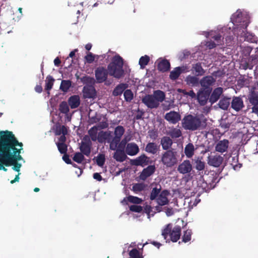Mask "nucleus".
<instances>
[{"mask_svg": "<svg viewBox=\"0 0 258 258\" xmlns=\"http://www.w3.org/2000/svg\"><path fill=\"white\" fill-rule=\"evenodd\" d=\"M195 148L192 143L187 144L184 148V153L186 156L188 158H191L195 154Z\"/></svg>", "mask_w": 258, "mask_h": 258, "instance_id": "35", "label": "nucleus"}, {"mask_svg": "<svg viewBox=\"0 0 258 258\" xmlns=\"http://www.w3.org/2000/svg\"><path fill=\"white\" fill-rule=\"evenodd\" d=\"M207 119H202V116L195 114H187L181 121L182 127L185 130L195 131L204 128L206 125Z\"/></svg>", "mask_w": 258, "mask_h": 258, "instance_id": "2", "label": "nucleus"}, {"mask_svg": "<svg viewBox=\"0 0 258 258\" xmlns=\"http://www.w3.org/2000/svg\"><path fill=\"white\" fill-rule=\"evenodd\" d=\"M105 161V159L104 155L100 154L97 156L96 159V163L99 166L102 167L104 164Z\"/></svg>", "mask_w": 258, "mask_h": 258, "instance_id": "59", "label": "nucleus"}, {"mask_svg": "<svg viewBox=\"0 0 258 258\" xmlns=\"http://www.w3.org/2000/svg\"><path fill=\"white\" fill-rule=\"evenodd\" d=\"M55 80L50 75H48L46 77L45 80V90L47 91L48 95H49V91L52 89Z\"/></svg>", "mask_w": 258, "mask_h": 258, "instance_id": "39", "label": "nucleus"}, {"mask_svg": "<svg viewBox=\"0 0 258 258\" xmlns=\"http://www.w3.org/2000/svg\"><path fill=\"white\" fill-rule=\"evenodd\" d=\"M10 165L13 166L12 169L17 172H19L20 170V168L22 166V164L17 162L11 161L9 160Z\"/></svg>", "mask_w": 258, "mask_h": 258, "instance_id": "58", "label": "nucleus"}, {"mask_svg": "<svg viewBox=\"0 0 258 258\" xmlns=\"http://www.w3.org/2000/svg\"><path fill=\"white\" fill-rule=\"evenodd\" d=\"M162 187L161 185L156 184V186L153 187L151 191L150 195V199L151 201L156 200V199L159 196L161 192Z\"/></svg>", "mask_w": 258, "mask_h": 258, "instance_id": "34", "label": "nucleus"}, {"mask_svg": "<svg viewBox=\"0 0 258 258\" xmlns=\"http://www.w3.org/2000/svg\"><path fill=\"white\" fill-rule=\"evenodd\" d=\"M68 101L71 109H75L80 104V97L77 95H74L70 97Z\"/></svg>", "mask_w": 258, "mask_h": 258, "instance_id": "29", "label": "nucleus"}, {"mask_svg": "<svg viewBox=\"0 0 258 258\" xmlns=\"http://www.w3.org/2000/svg\"><path fill=\"white\" fill-rule=\"evenodd\" d=\"M160 143L162 149L166 151L170 150V148H171L173 144V141L169 137L164 136L161 139Z\"/></svg>", "mask_w": 258, "mask_h": 258, "instance_id": "26", "label": "nucleus"}, {"mask_svg": "<svg viewBox=\"0 0 258 258\" xmlns=\"http://www.w3.org/2000/svg\"><path fill=\"white\" fill-rule=\"evenodd\" d=\"M230 98L223 97L220 100L218 105L223 110H227L230 104Z\"/></svg>", "mask_w": 258, "mask_h": 258, "instance_id": "38", "label": "nucleus"}, {"mask_svg": "<svg viewBox=\"0 0 258 258\" xmlns=\"http://www.w3.org/2000/svg\"><path fill=\"white\" fill-rule=\"evenodd\" d=\"M167 134L170 136L172 139H176L182 136V132L180 129L173 127L169 131Z\"/></svg>", "mask_w": 258, "mask_h": 258, "instance_id": "41", "label": "nucleus"}, {"mask_svg": "<svg viewBox=\"0 0 258 258\" xmlns=\"http://www.w3.org/2000/svg\"><path fill=\"white\" fill-rule=\"evenodd\" d=\"M248 80L246 79H239L237 81V85L241 88H242L244 86L248 87Z\"/></svg>", "mask_w": 258, "mask_h": 258, "instance_id": "62", "label": "nucleus"}, {"mask_svg": "<svg viewBox=\"0 0 258 258\" xmlns=\"http://www.w3.org/2000/svg\"><path fill=\"white\" fill-rule=\"evenodd\" d=\"M169 191L167 190H163L156 199V202L159 206H164L168 204L169 200L167 197Z\"/></svg>", "mask_w": 258, "mask_h": 258, "instance_id": "19", "label": "nucleus"}, {"mask_svg": "<svg viewBox=\"0 0 258 258\" xmlns=\"http://www.w3.org/2000/svg\"><path fill=\"white\" fill-rule=\"evenodd\" d=\"M155 171L154 165H149L144 168L141 173L139 177L142 180H145L148 177L152 175Z\"/></svg>", "mask_w": 258, "mask_h": 258, "instance_id": "18", "label": "nucleus"}, {"mask_svg": "<svg viewBox=\"0 0 258 258\" xmlns=\"http://www.w3.org/2000/svg\"><path fill=\"white\" fill-rule=\"evenodd\" d=\"M56 144L59 152L61 154L67 153L68 150V146L65 143H56Z\"/></svg>", "mask_w": 258, "mask_h": 258, "instance_id": "53", "label": "nucleus"}, {"mask_svg": "<svg viewBox=\"0 0 258 258\" xmlns=\"http://www.w3.org/2000/svg\"><path fill=\"white\" fill-rule=\"evenodd\" d=\"M129 255L131 258H143V256L140 254L139 251L136 248L131 250L129 252Z\"/></svg>", "mask_w": 258, "mask_h": 258, "instance_id": "57", "label": "nucleus"}, {"mask_svg": "<svg viewBox=\"0 0 258 258\" xmlns=\"http://www.w3.org/2000/svg\"><path fill=\"white\" fill-rule=\"evenodd\" d=\"M184 67H176L170 72L169 77L171 80H175L178 79L180 74L184 72Z\"/></svg>", "mask_w": 258, "mask_h": 258, "instance_id": "32", "label": "nucleus"}, {"mask_svg": "<svg viewBox=\"0 0 258 258\" xmlns=\"http://www.w3.org/2000/svg\"><path fill=\"white\" fill-rule=\"evenodd\" d=\"M139 152L138 146L135 143H128L125 149V153L130 156H134Z\"/></svg>", "mask_w": 258, "mask_h": 258, "instance_id": "23", "label": "nucleus"}, {"mask_svg": "<svg viewBox=\"0 0 258 258\" xmlns=\"http://www.w3.org/2000/svg\"><path fill=\"white\" fill-rule=\"evenodd\" d=\"M186 84L191 86H196L200 83L199 79L196 76H187L185 80Z\"/></svg>", "mask_w": 258, "mask_h": 258, "instance_id": "37", "label": "nucleus"}, {"mask_svg": "<svg viewBox=\"0 0 258 258\" xmlns=\"http://www.w3.org/2000/svg\"><path fill=\"white\" fill-rule=\"evenodd\" d=\"M123 66V58L118 54L114 55L107 66L109 75L117 79L121 78L124 75Z\"/></svg>", "mask_w": 258, "mask_h": 258, "instance_id": "3", "label": "nucleus"}, {"mask_svg": "<svg viewBox=\"0 0 258 258\" xmlns=\"http://www.w3.org/2000/svg\"><path fill=\"white\" fill-rule=\"evenodd\" d=\"M10 166L9 160L0 149V170L7 171L8 170L6 167Z\"/></svg>", "mask_w": 258, "mask_h": 258, "instance_id": "28", "label": "nucleus"}, {"mask_svg": "<svg viewBox=\"0 0 258 258\" xmlns=\"http://www.w3.org/2000/svg\"><path fill=\"white\" fill-rule=\"evenodd\" d=\"M170 63L169 60L164 59L160 61L157 65V69L163 73L166 72L170 70Z\"/></svg>", "mask_w": 258, "mask_h": 258, "instance_id": "30", "label": "nucleus"}, {"mask_svg": "<svg viewBox=\"0 0 258 258\" xmlns=\"http://www.w3.org/2000/svg\"><path fill=\"white\" fill-rule=\"evenodd\" d=\"M73 159L74 161L78 163H81L84 159V154L81 152L76 153Z\"/></svg>", "mask_w": 258, "mask_h": 258, "instance_id": "54", "label": "nucleus"}, {"mask_svg": "<svg viewBox=\"0 0 258 258\" xmlns=\"http://www.w3.org/2000/svg\"><path fill=\"white\" fill-rule=\"evenodd\" d=\"M83 97L88 99H94L96 97L97 92L93 85H85L82 90Z\"/></svg>", "mask_w": 258, "mask_h": 258, "instance_id": "11", "label": "nucleus"}, {"mask_svg": "<svg viewBox=\"0 0 258 258\" xmlns=\"http://www.w3.org/2000/svg\"><path fill=\"white\" fill-rule=\"evenodd\" d=\"M180 115L179 113L174 111H171L166 113L164 118L169 122L176 124L180 120Z\"/></svg>", "mask_w": 258, "mask_h": 258, "instance_id": "14", "label": "nucleus"}, {"mask_svg": "<svg viewBox=\"0 0 258 258\" xmlns=\"http://www.w3.org/2000/svg\"><path fill=\"white\" fill-rule=\"evenodd\" d=\"M244 107L243 101L240 97H234L231 101V107L236 111H238Z\"/></svg>", "mask_w": 258, "mask_h": 258, "instance_id": "22", "label": "nucleus"}, {"mask_svg": "<svg viewBox=\"0 0 258 258\" xmlns=\"http://www.w3.org/2000/svg\"><path fill=\"white\" fill-rule=\"evenodd\" d=\"M121 138L114 136L111 141L108 140L107 142L110 143V149L115 151L117 149L118 145L120 142Z\"/></svg>", "mask_w": 258, "mask_h": 258, "instance_id": "43", "label": "nucleus"}, {"mask_svg": "<svg viewBox=\"0 0 258 258\" xmlns=\"http://www.w3.org/2000/svg\"><path fill=\"white\" fill-rule=\"evenodd\" d=\"M181 228L180 226L176 225L173 228L171 223L167 224L162 231V235L164 239L168 240L167 237L169 236L170 240L173 242H177L180 238Z\"/></svg>", "mask_w": 258, "mask_h": 258, "instance_id": "5", "label": "nucleus"}, {"mask_svg": "<svg viewBox=\"0 0 258 258\" xmlns=\"http://www.w3.org/2000/svg\"><path fill=\"white\" fill-rule=\"evenodd\" d=\"M113 157L116 161L122 162L126 160L127 156L123 150L116 149Z\"/></svg>", "mask_w": 258, "mask_h": 258, "instance_id": "27", "label": "nucleus"}, {"mask_svg": "<svg viewBox=\"0 0 258 258\" xmlns=\"http://www.w3.org/2000/svg\"><path fill=\"white\" fill-rule=\"evenodd\" d=\"M179 157L178 152L172 149L162 153L160 162L166 168H172L178 164Z\"/></svg>", "mask_w": 258, "mask_h": 258, "instance_id": "4", "label": "nucleus"}, {"mask_svg": "<svg viewBox=\"0 0 258 258\" xmlns=\"http://www.w3.org/2000/svg\"><path fill=\"white\" fill-rule=\"evenodd\" d=\"M85 59L87 62L91 63L95 60V56L92 53L89 52V53L85 56Z\"/></svg>", "mask_w": 258, "mask_h": 258, "instance_id": "61", "label": "nucleus"}, {"mask_svg": "<svg viewBox=\"0 0 258 258\" xmlns=\"http://www.w3.org/2000/svg\"><path fill=\"white\" fill-rule=\"evenodd\" d=\"M92 143L89 140L87 141H82L80 150L82 153L86 156H89L91 153Z\"/></svg>", "mask_w": 258, "mask_h": 258, "instance_id": "20", "label": "nucleus"}, {"mask_svg": "<svg viewBox=\"0 0 258 258\" xmlns=\"http://www.w3.org/2000/svg\"><path fill=\"white\" fill-rule=\"evenodd\" d=\"M59 110L60 112L67 114L70 111L67 102L66 101L61 102L59 105Z\"/></svg>", "mask_w": 258, "mask_h": 258, "instance_id": "49", "label": "nucleus"}, {"mask_svg": "<svg viewBox=\"0 0 258 258\" xmlns=\"http://www.w3.org/2000/svg\"><path fill=\"white\" fill-rule=\"evenodd\" d=\"M128 86L125 83H120L116 86L112 92L114 96H117L121 95L123 92L127 88Z\"/></svg>", "mask_w": 258, "mask_h": 258, "instance_id": "33", "label": "nucleus"}, {"mask_svg": "<svg viewBox=\"0 0 258 258\" xmlns=\"http://www.w3.org/2000/svg\"><path fill=\"white\" fill-rule=\"evenodd\" d=\"M231 22L236 25H238L242 22H244L242 13L240 10H237L231 17Z\"/></svg>", "mask_w": 258, "mask_h": 258, "instance_id": "24", "label": "nucleus"}, {"mask_svg": "<svg viewBox=\"0 0 258 258\" xmlns=\"http://www.w3.org/2000/svg\"><path fill=\"white\" fill-rule=\"evenodd\" d=\"M210 90L201 88L197 93V99L201 105L204 106L209 100L210 95L211 93Z\"/></svg>", "mask_w": 258, "mask_h": 258, "instance_id": "7", "label": "nucleus"}, {"mask_svg": "<svg viewBox=\"0 0 258 258\" xmlns=\"http://www.w3.org/2000/svg\"><path fill=\"white\" fill-rule=\"evenodd\" d=\"M130 210L137 213H140L143 210V208L142 206L136 205H133L130 207Z\"/></svg>", "mask_w": 258, "mask_h": 258, "instance_id": "60", "label": "nucleus"}, {"mask_svg": "<svg viewBox=\"0 0 258 258\" xmlns=\"http://www.w3.org/2000/svg\"><path fill=\"white\" fill-rule=\"evenodd\" d=\"M149 163V158L145 154L141 155L135 159L131 160V164L132 165L141 166L144 167L147 165Z\"/></svg>", "mask_w": 258, "mask_h": 258, "instance_id": "13", "label": "nucleus"}, {"mask_svg": "<svg viewBox=\"0 0 258 258\" xmlns=\"http://www.w3.org/2000/svg\"><path fill=\"white\" fill-rule=\"evenodd\" d=\"M81 80L84 84H87L86 85H93L95 81L93 78L88 76L81 78Z\"/></svg>", "mask_w": 258, "mask_h": 258, "instance_id": "50", "label": "nucleus"}, {"mask_svg": "<svg viewBox=\"0 0 258 258\" xmlns=\"http://www.w3.org/2000/svg\"><path fill=\"white\" fill-rule=\"evenodd\" d=\"M148 135L149 137L153 140H156L158 137V134L156 131L150 130L148 132Z\"/></svg>", "mask_w": 258, "mask_h": 258, "instance_id": "63", "label": "nucleus"}, {"mask_svg": "<svg viewBox=\"0 0 258 258\" xmlns=\"http://www.w3.org/2000/svg\"><path fill=\"white\" fill-rule=\"evenodd\" d=\"M229 142L227 139L219 141L216 145L215 150L221 153L226 152L229 147Z\"/></svg>", "mask_w": 258, "mask_h": 258, "instance_id": "17", "label": "nucleus"}, {"mask_svg": "<svg viewBox=\"0 0 258 258\" xmlns=\"http://www.w3.org/2000/svg\"><path fill=\"white\" fill-rule=\"evenodd\" d=\"M194 168L199 172V175H203L204 173H206V171H205L206 164L200 158L198 157L197 159H194Z\"/></svg>", "mask_w": 258, "mask_h": 258, "instance_id": "21", "label": "nucleus"}, {"mask_svg": "<svg viewBox=\"0 0 258 258\" xmlns=\"http://www.w3.org/2000/svg\"><path fill=\"white\" fill-rule=\"evenodd\" d=\"M71 81L70 80H62L60 85V89L63 92H67L71 86Z\"/></svg>", "mask_w": 258, "mask_h": 258, "instance_id": "46", "label": "nucleus"}, {"mask_svg": "<svg viewBox=\"0 0 258 258\" xmlns=\"http://www.w3.org/2000/svg\"><path fill=\"white\" fill-rule=\"evenodd\" d=\"M249 104L252 106V112L258 114V92L252 91L248 96Z\"/></svg>", "mask_w": 258, "mask_h": 258, "instance_id": "10", "label": "nucleus"}, {"mask_svg": "<svg viewBox=\"0 0 258 258\" xmlns=\"http://www.w3.org/2000/svg\"><path fill=\"white\" fill-rule=\"evenodd\" d=\"M159 147L160 146L157 145L156 143L150 142L147 144L145 147V151L149 153L155 154L157 153Z\"/></svg>", "mask_w": 258, "mask_h": 258, "instance_id": "31", "label": "nucleus"}, {"mask_svg": "<svg viewBox=\"0 0 258 258\" xmlns=\"http://www.w3.org/2000/svg\"><path fill=\"white\" fill-rule=\"evenodd\" d=\"M191 71L193 74L198 77L203 76L206 71L203 68L201 62H197L192 65Z\"/></svg>", "mask_w": 258, "mask_h": 258, "instance_id": "25", "label": "nucleus"}, {"mask_svg": "<svg viewBox=\"0 0 258 258\" xmlns=\"http://www.w3.org/2000/svg\"><path fill=\"white\" fill-rule=\"evenodd\" d=\"M110 137V133L106 132L101 131L98 134L97 140L99 143H102L106 140H109L108 139Z\"/></svg>", "mask_w": 258, "mask_h": 258, "instance_id": "42", "label": "nucleus"}, {"mask_svg": "<svg viewBox=\"0 0 258 258\" xmlns=\"http://www.w3.org/2000/svg\"><path fill=\"white\" fill-rule=\"evenodd\" d=\"M150 61V57L149 56L145 55L141 57L139 59V63L141 69H144L145 67L147 65Z\"/></svg>", "mask_w": 258, "mask_h": 258, "instance_id": "47", "label": "nucleus"}, {"mask_svg": "<svg viewBox=\"0 0 258 258\" xmlns=\"http://www.w3.org/2000/svg\"><path fill=\"white\" fill-rule=\"evenodd\" d=\"M207 161L209 165L218 167L222 163L223 158L220 155H211L208 156Z\"/></svg>", "mask_w": 258, "mask_h": 258, "instance_id": "15", "label": "nucleus"}, {"mask_svg": "<svg viewBox=\"0 0 258 258\" xmlns=\"http://www.w3.org/2000/svg\"><path fill=\"white\" fill-rule=\"evenodd\" d=\"M216 82L215 79L212 76H207L202 78L200 81V84L202 89L209 90L212 91L211 86Z\"/></svg>", "mask_w": 258, "mask_h": 258, "instance_id": "8", "label": "nucleus"}, {"mask_svg": "<svg viewBox=\"0 0 258 258\" xmlns=\"http://www.w3.org/2000/svg\"><path fill=\"white\" fill-rule=\"evenodd\" d=\"M200 175V177L197 181V186L201 188L203 190L207 191L210 189L209 186L207 182L205 181L203 175L201 174Z\"/></svg>", "mask_w": 258, "mask_h": 258, "instance_id": "36", "label": "nucleus"}, {"mask_svg": "<svg viewBox=\"0 0 258 258\" xmlns=\"http://www.w3.org/2000/svg\"><path fill=\"white\" fill-rule=\"evenodd\" d=\"M68 132V128L65 125H61L59 124L56 126V128L54 133L56 136H59L61 134L67 135Z\"/></svg>", "mask_w": 258, "mask_h": 258, "instance_id": "44", "label": "nucleus"}, {"mask_svg": "<svg viewBox=\"0 0 258 258\" xmlns=\"http://www.w3.org/2000/svg\"><path fill=\"white\" fill-rule=\"evenodd\" d=\"M146 185L143 183H135L133 186V190L135 192H140L144 190Z\"/></svg>", "mask_w": 258, "mask_h": 258, "instance_id": "52", "label": "nucleus"}, {"mask_svg": "<svg viewBox=\"0 0 258 258\" xmlns=\"http://www.w3.org/2000/svg\"><path fill=\"white\" fill-rule=\"evenodd\" d=\"M88 134L93 141H96L97 139V128L96 126L91 127L88 131Z\"/></svg>", "mask_w": 258, "mask_h": 258, "instance_id": "48", "label": "nucleus"}, {"mask_svg": "<svg viewBox=\"0 0 258 258\" xmlns=\"http://www.w3.org/2000/svg\"><path fill=\"white\" fill-rule=\"evenodd\" d=\"M155 97V100L160 104V102H163L165 99V93L161 90H158L154 91L152 95Z\"/></svg>", "mask_w": 258, "mask_h": 258, "instance_id": "40", "label": "nucleus"}, {"mask_svg": "<svg viewBox=\"0 0 258 258\" xmlns=\"http://www.w3.org/2000/svg\"><path fill=\"white\" fill-rule=\"evenodd\" d=\"M108 75V69L104 67H98L95 70V76L97 83H102L106 82Z\"/></svg>", "mask_w": 258, "mask_h": 258, "instance_id": "6", "label": "nucleus"}, {"mask_svg": "<svg viewBox=\"0 0 258 258\" xmlns=\"http://www.w3.org/2000/svg\"><path fill=\"white\" fill-rule=\"evenodd\" d=\"M125 130L121 125H118L114 129V135L115 137L121 138L122 135L124 134Z\"/></svg>", "mask_w": 258, "mask_h": 258, "instance_id": "51", "label": "nucleus"}, {"mask_svg": "<svg viewBox=\"0 0 258 258\" xmlns=\"http://www.w3.org/2000/svg\"><path fill=\"white\" fill-rule=\"evenodd\" d=\"M192 234V230L188 229L183 231V234L182 236V242L186 243L189 241L191 239V235Z\"/></svg>", "mask_w": 258, "mask_h": 258, "instance_id": "45", "label": "nucleus"}, {"mask_svg": "<svg viewBox=\"0 0 258 258\" xmlns=\"http://www.w3.org/2000/svg\"><path fill=\"white\" fill-rule=\"evenodd\" d=\"M177 170L180 173L183 174L190 173L192 170L190 161L188 160H184L178 165Z\"/></svg>", "mask_w": 258, "mask_h": 258, "instance_id": "12", "label": "nucleus"}, {"mask_svg": "<svg viewBox=\"0 0 258 258\" xmlns=\"http://www.w3.org/2000/svg\"><path fill=\"white\" fill-rule=\"evenodd\" d=\"M124 99L127 102H130L133 99L134 94L130 89L125 90L124 92Z\"/></svg>", "mask_w": 258, "mask_h": 258, "instance_id": "55", "label": "nucleus"}, {"mask_svg": "<svg viewBox=\"0 0 258 258\" xmlns=\"http://www.w3.org/2000/svg\"><path fill=\"white\" fill-rule=\"evenodd\" d=\"M23 144L19 142L12 132L0 131V149L8 160L18 162L23 159L20 155Z\"/></svg>", "mask_w": 258, "mask_h": 258, "instance_id": "1", "label": "nucleus"}, {"mask_svg": "<svg viewBox=\"0 0 258 258\" xmlns=\"http://www.w3.org/2000/svg\"><path fill=\"white\" fill-rule=\"evenodd\" d=\"M142 102L149 108H157L159 106V103L155 100L152 95H146L142 99Z\"/></svg>", "mask_w": 258, "mask_h": 258, "instance_id": "9", "label": "nucleus"}, {"mask_svg": "<svg viewBox=\"0 0 258 258\" xmlns=\"http://www.w3.org/2000/svg\"><path fill=\"white\" fill-rule=\"evenodd\" d=\"M223 92V89L222 87H217L215 88L213 92H211L210 95L209 102L211 104L216 102L220 98L221 95Z\"/></svg>", "mask_w": 258, "mask_h": 258, "instance_id": "16", "label": "nucleus"}, {"mask_svg": "<svg viewBox=\"0 0 258 258\" xmlns=\"http://www.w3.org/2000/svg\"><path fill=\"white\" fill-rule=\"evenodd\" d=\"M218 44L215 43L213 41H209L206 42V45L207 47H208L209 49H213Z\"/></svg>", "mask_w": 258, "mask_h": 258, "instance_id": "64", "label": "nucleus"}, {"mask_svg": "<svg viewBox=\"0 0 258 258\" xmlns=\"http://www.w3.org/2000/svg\"><path fill=\"white\" fill-rule=\"evenodd\" d=\"M126 199L129 202L136 204H141L143 201L142 199L133 196H128Z\"/></svg>", "mask_w": 258, "mask_h": 258, "instance_id": "56", "label": "nucleus"}]
</instances>
